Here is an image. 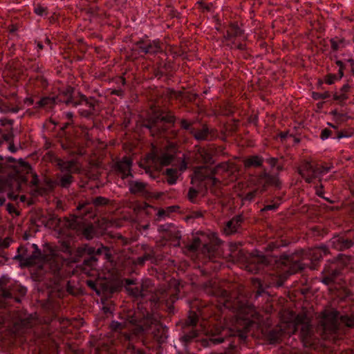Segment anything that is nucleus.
<instances>
[{
    "label": "nucleus",
    "instance_id": "1",
    "mask_svg": "<svg viewBox=\"0 0 354 354\" xmlns=\"http://www.w3.org/2000/svg\"><path fill=\"white\" fill-rule=\"evenodd\" d=\"M153 328L159 330L161 328L160 322L146 309L140 308L133 314L128 315L125 321H113L110 324L113 331L122 333L121 339L124 342H129L133 337L149 332Z\"/></svg>",
    "mask_w": 354,
    "mask_h": 354
},
{
    "label": "nucleus",
    "instance_id": "2",
    "mask_svg": "<svg viewBox=\"0 0 354 354\" xmlns=\"http://www.w3.org/2000/svg\"><path fill=\"white\" fill-rule=\"evenodd\" d=\"M9 278L2 277L0 278V327L6 326L10 327L11 324L16 325L18 320L15 313L5 309L7 306L12 303L21 302V297L26 294V289L18 285L8 286Z\"/></svg>",
    "mask_w": 354,
    "mask_h": 354
},
{
    "label": "nucleus",
    "instance_id": "3",
    "mask_svg": "<svg viewBox=\"0 0 354 354\" xmlns=\"http://www.w3.org/2000/svg\"><path fill=\"white\" fill-rule=\"evenodd\" d=\"M140 298L149 299L155 304H165L169 313L174 312V303L178 299L179 290L176 288H160L153 292L149 280L140 284Z\"/></svg>",
    "mask_w": 354,
    "mask_h": 354
},
{
    "label": "nucleus",
    "instance_id": "4",
    "mask_svg": "<svg viewBox=\"0 0 354 354\" xmlns=\"http://www.w3.org/2000/svg\"><path fill=\"white\" fill-rule=\"evenodd\" d=\"M60 100L68 106L77 108L78 113L81 117L92 118L97 114L96 106L98 101L93 97H86L80 93L73 95L71 88L66 90L64 99H60Z\"/></svg>",
    "mask_w": 354,
    "mask_h": 354
},
{
    "label": "nucleus",
    "instance_id": "5",
    "mask_svg": "<svg viewBox=\"0 0 354 354\" xmlns=\"http://www.w3.org/2000/svg\"><path fill=\"white\" fill-rule=\"evenodd\" d=\"M176 153V145L173 143L169 144L160 153L152 152L149 153L142 165L145 172L155 178L156 174L163 167L169 165L175 158Z\"/></svg>",
    "mask_w": 354,
    "mask_h": 354
},
{
    "label": "nucleus",
    "instance_id": "6",
    "mask_svg": "<svg viewBox=\"0 0 354 354\" xmlns=\"http://www.w3.org/2000/svg\"><path fill=\"white\" fill-rule=\"evenodd\" d=\"M320 322L325 333L335 334L339 330V320L340 323L348 328L354 327V315H342L335 309H328L322 312Z\"/></svg>",
    "mask_w": 354,
    "mask_h": 354
},
{
    "label": "nucleus",
    "instance_id": "7",
    "mask_svg": "<svg viewBox=\"0 0 354 354\" xmlns=\"http://www.w3.org/2000/svg\"><path fill=\"white\" fill-rule=\"evenodd\" d=\"M295 328L300 331V338L304 346L306 348L315 349L317 339L315 337L311 324L306 316L298 315L295 319Z\"/></svg>",
    "mask_w": 354,
    "mask_h": 354
},
{
    "label": "nucleus",
    "instance_id": "8",
    "mask_svg": "<svg viewBox=\"0 0 354 354\" xmlns=\"http://www.w3.org/2000/svg\"><path fill=\"white\" fill-rule=\"evenodd\" d=\"M175 116L169 113L151 118L143 126L149 129L152 136H162L167 129L166 124H174Z\"/></svg>",
    "mask_w": 354,
    "mask_h": 354
},
{
    "label": "nucleus",
    "instance_id": "9",
    "mask_svg": "<svg viewBox=\"0 0 354 354\" xmlns=\"http://www.w3.org/2000/svg\"><path fill=\"white\" fill-rule=\"evenodd\" d=\"M332 167H327L321 165H313L308 161H305L298 169L299 174L308 183H313L315 179L320 178L328 173Z\"/></svg>",
    "mask_w": 354,
    "mask_h": 354
},
{
    "label": "nucleus",
    "instance_id": "10",
    "mask_svg": "<svg viewBox=\"0 0 354 354\" xmlns=\"http://www.w3.org/2000/svg\"><path fill=\"white\" fill-rule=\"evenodd\" d=\"M32 247L35 248V250L30 256H26L25 252H26V249L24 247L20 246L18 248L17 250L19 254L15 257V259L19 260L24 266L35 265L45 259L44 255L41 254V250L38 248L37 245L32 244Z\"/></svg>",
    "mask_w": 354,
    "mask_h": 354
},
{
    "label": "nucleus",
    "instance_id": "11",
    "mask_svg": "<svg viewBox=\"0 0 354 354\" xmlns=\"http://www.w3.org/2000/svg\"><path fill=\"white\" fill-rule=\"evenodd\" d=\"M77 213L72 215L66 220V225L73 230H80L87 221L86 216L91 214L86 208V204H80L77 207Z\"/></svg>",
    "mask_w": 354,
    "mask_h": 354
},
{
    "label": "nucleus",
    "instance_id": "12",
    "mask_svg": "<svg viewBox=\"0 0 354 354\" xmlns=\"http://www.w3.org/2000/svg\"><path fill=\"white\" fill-rule=\"evenodd\" d=\"M85 254H87L89 257L102 255L104 256V259L107 261H111L112 254L110 249L100 244V245L95 248V247L90 246L87 244H84L82 246L78 247L76 250V255L78 257H83Z\"/></svg>",
    "mask_w": 354,
    "mask_h": 354
},
{
    "label": "nucleus",
    "instance_id": "13",
    "mask_svg": "<svg viewBox=\"0 0 354 354\" xmlns=\"http://www.w3.org/2000/svg\"><path fill=\"white\" fill-rule=\"evenodd\" d=\"M269 263L270 261L266 256L256 250L251 254V259L246 268L249 272L257 273Z\"/></svg>",
    "mask_w": 354,
    "mask_h": 354
},
{
    "label": "nucleus",
    "instance_id": "14",
    "mask_svg": "<svg viewBox=\"0 0 354 354\" xmlns=\"http://www.w3.org/2000/svg\"><path fill=\"white\" fill-rule=\"evenodd\" d=\"M134 46L139 49L140 53L145 54H156L162 50L159 40L140 39L135 42Z\"/></svg>",
    "mask_w": 354,
    "mask_h": 354
},
{
    "label": "nucleus",
    "instance_id": "15",
    "mask_svg": "<svg viewBox=\"0 0 354 354\" xmlns=\"http://www.w3.org/2000/svg\"><path fill=\"white\" fill-rule=\"evenodd\" d=\"M341 270L335 262L326 264L322 271V281L326 285L333 283L340 274Z\"/></svg>",
    "mask_w": 354,
    "mask_h": 354
},
{
    "label": "nucleus",
    "instance_id": "16",
    "mask_svg": "<svg viewBox=\"0 0 354 354\" xmlns=\"http://www.w3.org/2000/svg\"><path fill=\"white\" fill-rule=\"evenodd\" d=\"M128 185L131 194L146 198L152 197V193L148 189V183L139 180H131Z\"/></svg>",
    "mask_w": 354,
    "mask_h": 354
},
{
    "label": "nucleus",
    "instance_id": "17",
    "mask_svg": "<svg viewBox=\"0 0 354 354\" xmlns=\"http://www.w3.org/2000/svg\"><path fill=\"white\" fill-rule=\"evenodd\" d=\"M331 247L338 251H344L351 248L354 241L346 238L344 235H335L329 241Z\"/></svg>",
    "mask_w": 354,
    "mask_h": 354
},
{
    "label": "nucleus",
    "instance_id": "18",
    "mask_svg": "<svg viewBox=\"0 0 354 354\" xmlns=\"http://www.w3.org/2000/svg\"><path fill=\"white\" fill-rule=\"evenodd\" d=\"M132 160L128 156H124L115 163V169L122 174V178L133 176L131 174Z\"/></svg>",
    "mask_w": 354,
    "mask_h": 354
},
{
    "label": "nucleus",
    "instance_id": "19",
    "mask_svg": "<svg viewBox=\"0 0 354 354\" xmlns=\"http://www.w3.org/2000/svg\"><path fill=\"white\" fill-rule=\"evenodd\" d=\"M328 254V249L326 246L322 245L309 250L308 256L311 261V269H316V262L320 261L324 256Z\"/></svg>",
    "mask_w": 354,
    "mask_h": 354
},
{
    "label": "nucleus",
    "instance_id": "20",
    "mask_svg": "<svg viewBox=\"0 0 354 354\" xmlns=\"http://www.w3.org/2000/svg\"><path fill=\"white\" fill-rule=\"evenodd\" d=\"M257 184L262 187L261 192L265 191L268 186L279 185L277 176L271 175L266 171L261 173L257 178Z\"/></svg>",
    "mask_w": 354,
    "mask_h": 354
},
{
    "label": "nucleus",
    "instance_id": "21",
    "mask_svg": "<svg viewBox=\"0 0 354 354\" xmlns=\"http://www.w3.org/2000/svg\"><path fill=\"white\" fill-rule=\"evenodd\" d=\"M216 152L217 148L214 146L201 147L198 150V154L199 156V158L201 159V161L205 164L209 165L214 163L215 161L213 157L216 153Z\"/></svg>",
    "mask_w": 354,
    "mask_h": 354
},
{
    "label": "nucleus",
    "instance_id": "22",
    "mask_svg": "<svg viewBox=\"0 0 354 354\" xmlns=\"http://www.w3.org/2000/svg\"><path fill=\"white\" fill-rule=\"evenodd\" d=\"M244 221V217L242 214H238L234 216L231 220L227 222L224 227V232L227 235L234 234L237 232Z\"/></svg>",
    "mask_w": 354,
    "mask_h": 354
},
{
    "label": "nucleus",
    "instance_id": "23",
    "mask_svg": "<svg viewBox=\"0 0 354 354\" xmlns=\"http://www.w3.org/2000/svg\"><path fill=\"white\" fill-rule=\"evenodd\" d=\"M56 162L62 172L72 174L79 171V168L77 167V161L75 160H64L61 158H57Z\"/></svg>",
    "mask_w": 354,
    "mask_h": 354
},
{
    "label": "nucleus",
    "instance_id": "24",
    "mask_svg": "<svg viewBox=\"0 0 354 354\" xmlns=\"http://www.w3.org/2000/svg\"><path fill=\"white\" fill-rule=\"evenodd\" d=\"M65 94L66 91L60 93L57 97H44L36 103L35 109L51 108L53 106L57 103V101L63 102L62 100H60V99H64Z\"/></svg>",
    "mask_w": 354,
    "mask_h": 354
},
{
    "label": "nucleus",
    "instance_id": "25",
    "mask_svg": "<svg viewBox=\"0 0 354 354\" xmlns=\"http://www.w3.org/2000/svg\"><path fill=\"white\" fill-rule=\"evenodd\" d=\"M225 340L229 341L228 346L225 349L224 354H238V349L236 346L234 344V341H230V338H225L221 335L216 337H212L209 341L214 344H221Z\"/></svg>",
    "mask_w": 354,
    "mask_h": 354
},
{
    "label": "nucleus",
    "instance_id": "26",
    "mask_svg": "<svg viewBox=\"0 0 354 354\" xmlns=\"http://www.w3.org/2000/svg\"><path fill=\"white\" fill-rule=\"evenodd\" d=\"M158 230L159 232L166 233L164 235V237L171 239L172 237L175 239H180V235L178 231L176 230L174 225L171 223H167L164 225H160L158 227Z\"/></svg>",
    "mask_w": 354,
    "mask_h": 354
},
{
    "label": "nucleus",
    "instance_id": "27",
    "mask_svg": "<svg viewBox=\"0 0 354 354\" xmlns=\"http://www.w3.org/2000/svg\"><path fill=\"white\" fill-rule=\"evenodd\" d=\"M75 178L71 174H64L59 175L57 179L54 181V185L62 188L68 189L74 182Z\"/></svg>",
    "mask_w": 354,
    "mask_h": 354
},
{
    "label": "nucleus",
    "instance_id": "28",
    "mask_svg": "<svg viewBox=\"0 0 354 354\" xmlns=\"http://www.w3.org/2000/svg\"><path fill=\"white\" fill-rule=\"evenodd\" d=\"M214 132L213 129H209L206 124H204L201 129L192 130V135L197 140H206L209 139V136Z\"/></svg>",
    "mask_w": 354,
    "mask_h": 354
},
{
    "label": "nucleus",
    "instance_id": "29",
    "mask_svg": "<svg viewBox=\"0 0 354 354\" xmlns=\"http://www.w3.org/2000/svg\"><path fill=\"white\" fill-rule=\"evenodd\" d=\"M216 297L220 298L219 302L226 308H234L235 307L232 304L230 301V295L229 292L223 289L217 290L214 293Z\"/></svg>",
    "mask_w": 354,
    "mask_h": 354
},
{
    "label": "nucleus",
    "instance_id": "30",
    "mask_svg": "<svg viewBox=\"0 0 354 354\" xmlns=\"http://www.w3.org/2000/svg\"><path fill=\"white\" fill-rule=\"evenodd\" d=\"M243 34V30L241 29L237 23H231L227 28L225 38L230 40L234 37H241Z\"/></svg>",
    "mask_w": 354,
    "mask_h": 354
},
{
    "label": "nucleus",
    "instance_id": "31",
    "mask_svg": "<svg viewBox=\"0 0 354 354\" xmlns=\"http://www.w3.org/2000/svg\"><path fill=\"white\" fill-rule=\"evenodd\" d=\"M264 159L262 156L254 155L250 156L243 161V165L245 168L252 167H259L262 166Z\"/></svg>",
    "mask_w": 354,
    "mask_h": 354
},
{
    "label": "nucleus",
    "instance_id": "32",
    "mask_svg": "<svg viewBox=\"0 0 354 354\" xmlns=\"http://www.w3.org/2000/svg\"><path fill=\"white\" fill-rule=\"evenodd\" d=\"M232 163L226 161L218 164L215 167L211 169V174L213 176L219 174L220 171L222 172H227L232 167Z\"/></svg>",
    "mask_w": 354,
    "mask_h": 354
},
{
    "label": "nucleus",
    "instance_id": "33",
    "mask_svg": "<svg viewBox=\"0 0 354 354\" xmlns=\"http://www.w3.org/2000/svg\"><path fill=\"white\" fill-rule=\"evenodd\" d=\"M331 48L333 51H337L339 49L345 47L346 40L344 38L335 37L330 40Z\"/></svg>",
    "mask_w": 354,
    "mask_h": 354
},
{
    "label": "nucleus",
    "instance_id": "34",
    "mask_svg": "<svg viewBox=\"0 0 354 354\" xmlns=\"http://www.w3.org/2000/svg\"><path fill=\"white\" fill-rule=\"evenodd\" d=\"M19 111V108L18 106L10 107L8 103L5 102L3 100L0 99V113H18Z\"/></svg>",
    "mask_w": 354,
    "mask_h": 354
},
{
    "label": "nucleus",
    "instance_id": "35",
    "mask_svg": "<svg viewBox=\"0 0 354 354\" xmlns=\"http://www.w3.org/2000/svg\"><path fill=\"white\" fill-rule=\"evenodd\" d=\"M165 173H166L167 176L169 177L168 179L167 180V182L168 183V184L169 185L176 184V183L177 181V178H178L177 169H173V168H169V169H166Z\"/></svg>",
    "mask_w": 354,
    "mask_h": 354
},
{
    "label": "nucleus",
    "instance_id": "36",
    "mask_svg": "<svg viewBox=\"0 0 354 354\" xmlns=\"http://www.w3.org/2000/svg\"><path fill=\"white\" fill-rule=\"evenodd\" d=\"M97 259L95 256L88 257L83 260V269L86 270L87 268L93 269L97 265Z\"/></svg>",
    "mask_w": 354,
    "mask_h": 354
},
{
    "label": "nucleus",
    "instance_id": "37",
    "mask_svg": "<svg viewBox=\"0 0 354 354\" xmlns=\"http://www.w3.org/2000/svg\"><path fill=\"white\" fill-rule=\"evenodd\" d=\"M198 331L196 330H194V329H192L191 330H189V332L185 333L182 337H181V339L187 343V342H192L194 338H196V337H198Z\"/></svg>",
    "mask_w": 354,
    "mask_h": 354
},
{
    "label": "nucleus",
    "instance_id": "38",
    "mask_svg": "<svg viewBox=\"0 0 354 354\" xmlns=\"http://www.w3.org/2000/svg\"><path fill=\"white\" fill-rule=\"evenodd\" d=\"M198 315L195 312L190 311L187 320L185 321L186 326H196L198 323Z\"/></svg>",
    "mask_w": 354,
    "mask_h": 354
},
{
    "label": "nucleus",
    "instance_id": "39",
    "mask_svg": "<svg viewBox=\"0 0 354 354\" xmlns=\"http://www.w3.org/2000/svg\"><path fill=\"white\" fill-rule=\"evenodd\" d=\"M109 203V199L104 196H97L93 200V204L95 207L105 206Z\"/></svg>",
    "mask_w": 354,
    "mask_h": 354
},
{
    "label": "nucleus",
    "instance_id": "40",
    "mask_svg": "<svg viewBox=\"0 0 354 354\" xmlns=\"http://www.w3.org/2000/svg\"><path fill=\"white\" fill-rule=\"evenodd\" d=\"M275 261L278 264L288 266L292 261V257L288 254H283L278 259H276Z\"/></svg>",
    "mask_w": 354,
    "mask_h": 354
},
{
    "label": "nucleus",
    "instance_id": "41",
    "mask_svg": "<svg viewBox=\"0 0 354 354\" xmlns=\"http://www.w3.org/2000/svg\"><path fill=\"white\" fill-rule=\"evenodd\" d=\"M82 234L88 240L93 239L94 235L93 227L92 225H89L84 227L82 230Z\"/></svg>",
    "mask_w": 354,
    "mask_h": 354
},
{
    "label": "nucleus",
    "instance_id": "42",
    "mask_svg": "<svg viewBox=\"0 0 354 354\" xmlns=\"http://www.w3.org/2000/svg\"><path fill=\"white\" fill-rule=\"evenodd\" d=\"M348 99V94L339 92L336 93L333 95V100L337 101L339 104L344 103L346 100Z\"/></svg>",
    "mask_w": 354,
    "mask_h": 354
},
{
    "label": "nucleus",
    "instance_id": "43",
    "mask_svg": "<svg viewBox=\"0 0 354 354\" xmlns=\"http://www.w3.org/2000/svg\"><path fill=\"white\" fill-rule=\"evenodd\" d=\"M180 127L183 129L188 130L189 133L192 134V130H194V128L192 127V125L194 124L193 122H188L185 119H182L180 120Z\"/></svg>",
    "mask_w": 354,
    "mask_h": 354
},
{
    "label": "nucleus",
    "instance_id": "44",
    "mask_svg": "<svg viewBox=\"0 0 354 354\" xmlns=\"http://www.w3.org/2000/svg\"><path fill=\"white\" fill-rule=\"evenodd\" d=\"M34 12L38 16H46L48 15L47 8L37 4L34 8Z\"/></svg>",
    "mask_w": 354,
    "mask_h": 354
},
{
    "label": "nucleus",
    "instance_id": "45",
    "mask_svg": "<svg viewBox=\"0 0 354 354\" xmlns=\"http://www.w3.org/2000/svg\"><path fill=\"white\" fill-rule=\"evenodd\" d=\"M140 286L136 287H127V290L129 293V295H132L136 298L140 297Z\"/></svg>",
    "mask_w": 354,
    "mask_h": 354
},
{
    "label": "nucleus",
    "instance_id": "46",
    "mask_svg": "<svg viewBox=\"0 0 354 354\" xmlns=\"http://www.w3.org/2000/svg\"><path fill=\"white\" fill-rule=\"evenodd\" d=\"M198 194V192L196 189H194V187H190L187 194L188 199L192 203H194Z\"/></svg>",
    "mask_w": 354,
    "mask_h": 354
},
{
    "label": "nucleus",
    "instance_id": "47",
    "mask_svg": "<svg viewBox=\"0 0 354 354\" xmlns=\"http://www.w3.org/2000/svg\"><path fill=\"white\" fill-rule=\"evenodd\" d=\"M258 192H259V189H256L252 192L247 193L245 195V196L243 198V200L244 201H248V202L252 201L254 199V198L256 197Z\"/></svg>",
    "mask_w": 354,
    "mask_h": 354
},
{
    "label": "nucleus",
    "instance_id": "48",
    "mask_svg": "<svg viewBox=\"0 0 354 354\" xmlns=\"http://www.w3.org/2000/svg\"><path fill=\"white\" fill-rule=\"evenodd\" d=\"M150 259L151 255L149 254H145L143 256L138 257L135 260V263L138 266H143L145 261Z\"/></svg>",
    "mask_w": 354,
    "mask_h": 354
},
{
    "label": "nucleus",
    "instance_id": "49",
    "mask_svg": "<svg viewBox=\"0 0 354 354\" xmlns=\"http://www.w3.org/2000/svg\"><path fill=\"white\" fill-rule=\"evenodd\" d=\"M201 245V240L199 238L194 239L192 243L188 245V249L190 251L197 250Z\"/></svg>",
    "mask_w": 354,
    "mask_h": 354
},
{
    "label": "nucleus",
    "instance_id": "50",
    "mask_svg": "<svg viewBox=\"0 0 354 354\" xmlns=\"http://www.w3.org/2000/svg\"><path fill=\"white\" fill-rule=\"evenodd\" d=\"M280 333L274 330H272L269 333L268 337L271 343L277 342L280 338Z\"/></svg>",
    "mask_w": 354,
    "mask_h": 354
},
{
    "label": "nucleus",
    "instance_id": "51",
    "mask_svg": "<svg viewBox=\"0 0 354 354\" xmlns=\"http://www.w3.org/2000/svg\"><path fill=\"white\" fill-rule=\"evenodd\" d=\"M330 94L329 92L326 91L324 93H314L313 97L315 100H325L330 97Z\"/></svg>",
    "mask_w": 354,
    "mask_h": 354
},
{
    "label": "nucleus",
    "instance_id": "52",
    "mask_svg": "<svg viewBox=\"0 0 354 354\" xmlns=\"http://www.w3.org/2000/svg\"><path fill=\"white\" fill-rule=\"evenodd\" d=\"M174 207H169L167 209H160L157 213L158 218H162L169 216V214L173 211Z\"/></svg>",
    "mask_w": 354,
    "mask_h": 354
},
{
    "label": "nucleus",
    "instance_id": "53",
    "mask_svg": "<svg viewBox=\"0 0 354 354\" xmlns=\"http://www.w3.org/2000/svg\"><path fill=\"white\" fill-rule=\"evenodd\" d=\"M207 170V167H198L196 171H195V174L197 176V177L201 180H203L205 178L208 177V176L207 175H203L202 173L203 171H206Z\"/></svg>",
    "mask_w": 354,
    "mask_h": 354
},
{
    "label": "nucleus",
    "instance_id": "54",
    "mask_svg": "<svg viewBox=\"0 0 354 354\" xmlns=\"http://www.w3.org/2000/svg\"><path fill=\"white\" fill-rule=\"evenodd\" d=\"M337 80H338V78L335 74H328L325 77V82L327 84H333Z\"/></svg>",
    "mask_w": 354,
    "mask_h": 354
},
{
    "label": "nucleus",
    "instance_id": "55",
    "mask_svg": "<svg viewBox=\"0 0 354 354\" xmlns=\"http://www.w3.org/2000/svg\"><path fill=\"white\" fill-rule=\"evenodd\" d=\"M60 250L65 253H71V246L69 243L64 241L60 245Z\"/></svg>",
    "mask_w": 354,
    "mask_h": 354
},
{
    "label": "nucleus",
    "instance_id": "56",
    "mask_svg": "<svg viewBox=\"0 0 354 354\" xmlns=\"http://www.w3.org/2000/svg\"><path fill=\"white\" fill-rule=\"evenodd\" d=\"M131 339L129 342H127V348L130 350L132 349L137 354H145L143 350L136 349L135 346L131 343Z\"/></svg>",
    "mask_w": 354,
    "mask_h": 354
},
{
    "label": "nucleus",
    "instance_id": "57",
    "mask_svg": "<svg viewBox=\"0 0 354 354\" xmlns=\"http://www.w3.org/2000/svg\"><path fill=\"white\" fill-rule=\"evenodd\" d=\"M331 133L332 131L328 129H324L322 132H321V135H320V138L322 140H326L327 138H328L330 137V136L331 135Z\"/></svg>",
    "mask_w": 354,
    "mask_h": 354
},
{
    "label": "nucleus",
    "instance_id": "58",
    "mask_svg": "<svg viewBox=\"0 0 354 354\" xmlns=\"http://www.w3.org/2000/svg\"><path fill=\"white\" fill-rule=\"evenodd\" d=\"M6 209L10 214H16L17 215H19V212H17L15 205L12 203H8L6 205Z\"/></svg>",
    "mask_w": 354,
    "mask_h": 354
},
{
    "label": "nucleus",
    "instance_id": "59",
    "mask_svg": "<svg viewBox=\"0 0 354 354\" xmlns=\"http://www.w3.org/2000/svg\"><path fill=\"white\" fill-rule=\"evenodd\" d=\"M351 136V133L346 131H339L337 133V136H336V138L337 139H340V138H348Z\"/></svg>",
    "mask_w": 354,
    "mask_h": 354
},
{
    "label": "nucleus",
    "instance_id": "60",
    "mask_svg": "<svg viewBox=\"0 0 354 354\" xmlns=\"http://www.w3.org/2000/svg\"><path fill=\"white\" fill-rule=\"evenodd\" d=\"M279 207V205L277 203L272 205H267L263 209L262 211H270V210H275Z\"/></svg>",
    "mask_w": 354,
    "mask_h": 354
},
{
    "label": "nucleus",
    "instance_id": "61",
    "mask_svg": "<svg viewBox=\"0 0 354 354\" xmlns=\"http://www.w3.org/2000/svg\"><path fill=\"white\" fill-rule=\"evenodd\" d=\"M266 162L270 165L271 167H274L277 165L278 158H270L266 160Z\"/></svg>",
    "mask_w": 354,
    "mask_h": 354
},
{
    "label": "nucleus",
    "instance_id": "62",
    "mask_svg": "<svg viewBox=\"0 0 354 354\" xmlns=\"http://www.w3.org/2000/svg\"><path fill=\"white\" fill-rule=\"evenodd\" d=\"M234 336H238L239 338L241 340H245L247 337L246 332L243 330H239L236 335H233Z\"/></svg>",
    "mask_w": 354,
    "mask_h": 354
},
{
    "label": "nucleus",
    "instance_id": "63",
    "mask_svg": "<svg viewBox=\"0 0 354 354\" xmlns=\"http://www.w3.org/2000/svg\"><path fill=\"white\" fill-rule=\"evenodd\" d=\"M29 67V69L33 72L39 73L41 71L40 67L38 64H32Z\"/></svg>",
    "mask_w": 354,
    "mask_h": 354
},
{
    "label": "nucleus",
    "instance_id": "64",
    "mask_svg": "<svg viewBox=\"0 0 354 354\" xmlns=\"http://www.w3.org/2000/svg\"><path fill=\"white\" fill-rule=\"evenodd\" d=\"M24 102L25 104L28 105V106H31L34 104V100L32 97H26L24 100Z\"/></svg>",
    "mask_w": 354,
    "mask_h": 354
}]
</instances>
